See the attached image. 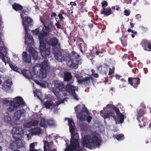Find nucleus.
<instances>
[{
    "label": "nucleus",
    "mask_w": 151,
    "mask_h": 151,
    "mask_svg": "<svg viewBox=\"0 0 151 151\" xmlns=\"http://www.w3.org/2000/svg\"><path fill=\"white\" fill-rule=\"evenodd\" d=\"M51 32V29L46 26V25H44L40 33L38 36L40 42L39 49L44 61L41 64H39L38 65L40 68V69H39L40 70L39 76L43 78L46 77L47 69H49L50 68L47 58L50 57V48H46V40L44 38Z\"/></svg>",
    "instance_id": "nucleus-1"
},
{
    "label": "nucleus",
    "mask_w": 151,
    "mask_h": 151,
    "mask_svg": "<svg viewBox=\"0 0 151 151\" xmlns=\"http://www.w3.org/2000/svg\"><path fill=\"white\" fill-rule=\"evenodd\" d=\"M99 134L94 132L85 135L81 139L82 145L90 149L99 146L101 142Z\"/></svg>",
    "instance_id": "nucleus-2"
},
{
    "label": "nucleus",
    "mask_w": 151,
    "mask_h": 151,
    "mask_svg": "<svg viewBox=\"0 0 151 151\" xmlns=\"http://www.w3.org/2000/svg\"><path fill=\"white\" fill-rule=\"evenodd\" d=\"M13 137L15 140L10 144V147L11 149L15 150L24 146L22 141L20 139L24 134V131L22 128L16 127L13 128L12 130Z\"/></svg>",
    "instance_id": "nucleus-3"
},
{
    "label": "nucleus",
    "mask_w": 151,
    "mask_h": 151,
    "mask_svg": "<svg viewBox=\"0 0 151 151\" xmlns=\"http://www.w3.org/2000/svg\"><path fill=\"white\" fill-rule=\"evenodd\" d=\"M79 55L74 51L66 55L67 60L68 61V65L73 69L77 68L79 62Z\"/></svg>",
    "instance_id": "nucleus-4"
},
{
    "label": "nucleus",
    "mask_w": 151,
    "mask_h": 151,
    "mask_svg": "<svg viewBox=\"0 0 151 151\" xmlns=\"http://www.w3.org/2000/svg\"><path fill=\"white\" fill-rule=\"evenodd\" d=\"M71 138L70 145L67 147L64 151H82L80 146L78 138Z\"/></svg>",
    "instance_id": "nucleus-5"
},
{
    "label": "nucleus",
    "mask_w": 151,
    "mask_h": 151,
    "mask_svg": "<svg viewBox=\"0 0 151 151\" xmlns=\"http://www.w3.org/2000/svg\"><path fill=\"white\" fill-rule=\"evenodd\" d=\"M20 16L22 19V25L24 27L25 32L27 34L29 26L30 27L33 25V20L31 17L28 16L25 17L24 18L22 14H20Z\"/></svg>",
    "instance_id": "nucleus-6"
},
{
    "label": "nucleus",
    "mask_w": 151,
    "mask_h": 151,
    "mask_svg": "<svg viewBox=\"0 0 151 151\" xmlns=\"http://www.w3.org/2000/svg\"><path fill=\"white\" fill-rule=\"evenodd\" d=\"M68 120V124L69 127L70 132L71 134V138H79L78 134L77 132H75V127L74 121L72 119L66 118L65 119Z\"/></svg>",
    "instance_id": "nucleus-7"
},
{
    "label": "nucleus",
    "mask_w": 151,
    "mask_h": 151,
    "mask_svg": "<svg viewBox=\"0 0 151 151\" xmlns=\"http://www.w3.org/2000/svg\"><path fill=\"white\" fill-rule=\"evenodd\" d=\"M53 52L55 59L58 61L63 62L64 61L67 60L66 56L65 57L64 54L57 48H54L53 49Z\"/></svg>",
    "instance_id": "nucleus-8"
},
{
    "label": "nucleus",
    "mask_w": 151,
    "mask_h": 151,
    "mask_svg": "<svg viewBox=\"0 0 151 151\" xmlns=\"http://www.w3.org/2000/svg\"><path fill=\"white\" fill-rule=\"evenodd\" d=\"M104 109L103 110H101L100 111L101 116L104 119L109 118L110 119V117H112L115 122L117 121L116 116H115V114L114 112L109 110L104 111Z\"/></svg>",
    "instance_id": "nucleus-9"
},
{
    "label": "nucleus",
    "mask_w": 151,
    "mask_h": 151,
    "mask_svg": "<svg viewBox=\"0 0 151 151\" xmlns=\"http://www.w3.org/2000/svg\"><path fill=\"white\" fill-rule=\"evenodd\" d=\"M55 89L53 91V92L57 96L59 94V93L62 91V89L64 87V85L63 82H60L58 81L55 82Z\"/></svg>",
    "instance_id": "nucleus-10"
},
{
    "label": "nucleus",
    "mask_w": 151,
    "mask_h": 151,
    "mask_svg": "<svg viewBox=\"0 0 151 151\" xmlns=\"http://www.w3.org/2000/svg\"><path fill=\"white\" fill-rule=\"evenodd\" d=\"M113 109L115 111L117 115L116 117V116L117 121H116V124H119L120 123H123L124 119V115L120 113L119 109L116 107L115 105L113 106Z\"/></svg>",
    "instance_id": "nucleus-11"
},
{
    "label": "nucleus",
    "mask_w": 151,
    "mask_h": 151,
    "mask_svg": "<svg viewBox=\"0 0 151 151\" xmlns=\"http://www.w3.org/2000/svg\"><path fill=\"white\" fill-rule=\"evenodd\" d=\"M128 83L134 88H137L140 83V79L138 77L132 78L129 77L128 78Z\"/></svg>",
    "instance_id": "nucleus-12"
},
{
    "label": "nucleus",
    "mask_w": 151,
    "mask_h": 151,
    "mask_svg": "<svg viewBox=\"0 0 151 151\" xmlns=\"http://www.w3.org/2000/svg\"><path fill=\"white\" fill-rule=\"evenodd\" d=\"M59 40L55 37L50 38L49 40L46 41V44L47 43L50 46L53 47H56L58 45Z\"/></svg>",
    "instance_id": "nucleus-13"
},
{
    "label": "nucleus",
    "mask_w": 151,
    "mask_h": 151,
    "mask_svg": "<svg viewBox=\"0 0 151 151\" xmlns=\"http://www.w3.org/2000/svg\"><path fill=\"white\" fill-rule=\"evenodd\" d=\"M141 44L142 46L144 47L145 50L148 51H151V40L149 41L147 39L143 40Z\"/></svg>",
    "instance_id": "nucleus-14"
},
{
    "label": "nucleus",
    "mask_w": 151,
    "mask_h": 151,
    "mask_svg": "<svg viewBox=\"0 0 151 151\" xmlns=\"http://www.w3.org/2000/svg\"><path fill=\"white\" fill-rule=\"evenodd\" d=\"M14 104L15 105L19 108L20 105H24L25 104L22 98L18 96L14 99Z\"/></svg>",
    "instance_id": "nucleus-15"
},
{
    "label": "nucleus",
    "mask_w": 151,
    "mask_h": 151,
    "mask_svg": "<svg viewBox=\"0 0 151 151\" xmlns=\"http://www.w3.org/2000/svg\"><path fill=\"white\" fill-rule=\"evenodd\" d=\"M88 112L87 110H82L77 115L78 118H79L81 121H84L86 119V116L88 115Z\"/></svg>",
    "instance_id": "nucleus-16"
},
{
    "label": "nucleus",
    "mask_w": 151,
    "mask_h": 151,
    "mask_svg": "<svg viewBox=\"0 0 151 151\" xmlns=\"http://www.w3.org/2000/svg\"><path fill=\"white\" fill-rule=\"evenodd\" d=\"M22 59L25 62L30 63H31V57L30 55H28L26 52H24L22 54Z\"/></svg>",
    "instance_id": "nucleus-17"
},
{
    "label": "nucleus",
    "mask_w": 151,
    "mask_h": 151,
    "mask_svg": "<svg viewBox=\"0 0 151 151\" xmlns=\"http://www.w3.org/2000/svg\"><path fill=\"white\" fill-rule=\"evenodd\" d=\"M29 52L32 55V59L34 60L37 59V52L33 47H29Z\"/></svg>",
    "instance_id": "nucleus-18"
},
{
    "label": "nucleus",
    "mask_w": 151,
    "mask_h": 151,
    "mask_svg": "<svg viewBox=\"0 0 151 151\" xmlns=\"http://www.w3.org/2000/svg\"><path fill=\"white\" fill-rule=\"evenodd\" d=\"M22 72L23 75L25 78L28 79H32L33 76L31 72L30 71L24 69L22 71Z\"/></svg>",
    "instance_id": "nucleus-19"
},
{
    "label": "nucleus",
    "mask_w": 151,
    "mask_h": 151,
    "mask_svg": "<svg viewBox=\"0 0 151 151\" xmlns=\"http://www.w3.org/2000/svg\"><path fill=\"white\" fill-rule=\"evenodd\" d=\"M65 91L71 94L75 91L74 87L72 85L70 84H68L65 87Z\"/></svg>",
    "instance_id": "nucleus-20"
},
{
    "label": "nucleus",
    "mask_w": 151,
    "mask_h": 151,
    "mask_svg": "<svg viewBox=\"0 0 151 151\" xmlns=\"http://www.w3.org/2000/svg\"><path fill=\"white\" fill-rule=\"evenodd\" d=\"M18 108L15 105L14 101H10L9 103V107L8 108V111L9 112L14 111L15 109Z\"/></svg>",
    "instance_id": "nucleus-21"
},
{
    "label": "nucleus",
    "mask_w": 151,
    "mask_h": 151,
    "mask_svg": "<svg viewBox=\"0 0 151 151\" xmlns=\"http://www.w3.org/2000/svg\"><path fill=\"white\" fill-rule=\"evenodd\" d=\"M112 11L111 8L109 7L106 8H104L101 13V14H104L106 16H108L111 14Z\"/></svg>",
    "instance_id": "nucleus-22"
},
{
    "label": "nucleus",
    "mask_w": 151,
    "mask_h": 151,
    "mask_svg": "<svg viewBox=\"0 0 151 151\" xmlns=\"http://www.w3.org/2000/svg\"><path fill=\"white\" fill-rule=\"evenodd\" d=\"M72 76L70 72H66L64 74V80L69 82L72 79Z\"/></svg>",
    "instance_id": "nucleus-23"
},
{
    "label": "nucleus",
    "mask_w": 151,
    "mask_h": 151,
    "mask_svg": "<svg viewBox=\"0 0 151 151\" xmlns=\"http://www.w3.org/2000/svg\"><path fill=\"white\" fill-rule=\"evenodd\" d=\"M77 81L79 84H83L84 82H86V84H89L90 82V80L89 77L87 76L83 78V79L78 80Z\"/></svg>",
    "instance_id": "nucleus-24"
},
{
    "label": "nucleus",
    "mask_w": 151,
    "mask_h": 151,
    "mask_svg": "<svg viewBox=\"0 0 151 151\" xmlns=\"http://www.w3.org/2000/svg\"><path fill=\"white\" fill-rule=\"evenodd\" d=\"M13 9L16 11H21L23 9V6L21 5L14 3L12 5Z\"/></svg>",
    "instance_id": "nucleus-25"
},
{
    "label": "nucleus",
    "mask_w": 151,
    "mask_h": 151,
    "mask_svg": "<svg viewBox=\"0 0 151 151\" xmlns=\"http://www.w3.org/2000/svg\"><path fill=\"white\" fill-rule=\"evenodd\" d=\"M22 114L23 113L21 109L17 110L14 114V119L17 120H18L21 117Z\"/></svg>",
    "instance_id": "nucleus-26"
},
{
    "label": "nucleus",
    "mask_w": 151,
    "mask_h": 151,
    "mask_svg": "<svg viewBox=\"0 0 151 151\" xmlns=\"http://www.w3.org/2000/svg\"><path fill=\"white\" fill-rule=\"evenodd\" d=\"M41 132V129L40 127H36L32 130V134H40Z\"/></svg>",
    "instance_id": "nucleus-27"
},
{
    "label": "nucleus",
    "mask_w": 151,
    "mask_h": 151,
    "mask_svg": "<svg viewBox=\"0 0 151 151\" xmlns=\"http://www.w3.org/2000/svg\"><path fill=\"white\" fill-rule=\"evenodd\" d=\"M26 34L25 33V44H27L28 46H29V45L32 46L33 45L34 43V40L33 39H31V40H27V38H26Z\"/></svg>",
    "instance_id": "nucleus-28"
},
{
    "label": "nucleus",
    "mask_w": 151,
    "mask_h": 151,
    "mask_svg": "<svg viewBox=\"0 0 151 151\" xmlns=\"http://www.w3.org/2000/svg\"><path fill=\"white\" fill-rule=\"evenodd\" d=\"M79 47L81 51L83 53V49L86 50L87 49V45L86 43L84 42L83 41L79 44Z\"/></svg>",
    "instance_id": "nucleus-29"
},
{
    "label": "nucleus",
    "mask_w": 151,
    "mask_h": 151,
    "mask_svg": "<svg viewBox=\"0 0 151 151\" xmlns=\"http://www.w3.org/2000/svg\"><path fill=\"white\" fill-rule=\"evenodd\" d=\"M40 126L41 127H45L47 125V120L44 118H42L40 123Z\"/></svg>",
    "instance_id": "nucleus-30"
},
{
    "label": "nucleus",
    "mask_w": 151,
    "mask_h": 151,
    "mask_svg": "<svg viewBox=\"0 0 151 151\" xmlns=\"http://www.w3.org/2000/svg\"><path fill=\"white\" fill-rule=\"evenodd\" d=\"M46 26L48 27L49 28L54 29L55 30H56L55 26L54 25L53 22L52 21H49L47 22L46 23Z\"/></svg>",
    "instance_id": "nucleus-31"
},
{
    "label": "nucleus",
    "mask_w": 151,
    "mask_h": 151,
    "mask_svg": "<svg viewBox=\"0 0 151 151\" xmlns=\"http://www.w3.org/2000/svg\"><path fill=\"white\" fill-rule=\"evenodd\" d=\"M44 146V151H49V149L50 148V145L47 140L43 141Z\"/></svg>",
    "instance_id": "nucleus-32"
},
{
    "label": "nucleus",
    "mask_w": 151,
    "mask_h": 151,
    "mask_svg": "<svg viewBox=\"0 0 151 151\" xmlns=\"http://www.w3.org/2000/svg\"><path fill=\"white\" fill-rule=\"evenodd\" d=\"M63 14L66 15V12H64V10H61L59 14L58 15L60 19H62L64 18V17L63 16Z\"/></svg>",
    "instance_id": "nucleus-33"
},
{
    "label": "nucleus",
    "mask_w": 151,
    "mask_h": 151,
    "mask_svg": "<svg viewBox=\"0 0 151 151\" xmlns=\"http://www.w3.org/2000/svg\"><path fill=\"white\" fill-rule=\"evenodd\" d=\"M52 102L50 101H47L45 103V106L47 109H50V106L52 105Z\"/></svg>",
    "instance_id": "nucleus-34"
},
{
    "label": "nucleus",
    "mask_w": 151,
    "mask_h": 151,
    "mask_svg": "<svg viewBox=\"0 0 151 151\" xmlns=\"http://www.w3.org/2000/svg\"><path fill=\"white\" fill-rule=\"evenodd\" d=\"M80 127L82 130L86 131L87 129V125L83 123H82L80 124Z\"/></svg>",
    "instance_id": "nucleus-35"
},
{
    "label": "nucleus",
    "mask_w": 151,
    "mask_h": 151,
    "mask_svg": "<svg viewBox=\"0 0 151 151\" xmlns=\"http://www.w3.org/2000/svg\"><path fill=\"white\" fill-rule=\"evenodd\" d=\"M85 5V3L82 1L78 3V7L79 10H81L83 9Z\"/></svg>",
    "instance_id": "nucleus-36"
},
{
    "label": "nucleus",
    "mask_w": 151,
    "mask_h": 151,
    "mask_svg": "<svg viewBox=\"0 0 151 151\" xmlns=\"http://www.w3.org/2000/svg\"><path fill=\"white\" fill-rule=\"evenodd\" d=\"M143 112L141 110L139 111V113L137 116V119L139 123L140 122L139 119H140L141 117L143 116Z\"/></svg>",
    "instance_id": "nucleus-37"
},
{
    "label": "nucleus",
    "mask_w": 151,
    "mask_h": 151,
    "mask_svg": "<svg viewBox=\"0 0 151 151\" xmlns=\"http://www.w3.org/2000/svg\"><path fill=\"white\" fill-rule=\"evenodd\" d=\"M50 126H54L55 125V121L54 120H47V125Z\"/></svg>",
    "instance_id": "nucleus-38"
},
{
    "label": "nucleus",
    "mask_w": 151,
    "mask_h": 151,
    "mask_svg": "<svg viewBox=\"0 0 151 151\" xmlns=\"http://www.w3.org/2000/svg\"><path fill=\"white\" fill-rule=\"evenodd\" d=\"M124 137V135L122 134L116 135L115 136V138L118 140H119L122 139Z\"/></svg>",
    "instance_id": "nucleus-39"
},
{
    "label": "nucleus",
    "mask_w": 151,
    "mask_h": 151,
    "mask_svg": "<svg viewBox=\"0 0 151 151\" xmlns=\"http://www.w3.org/2000/svg\"><path fill=\"white\" fill-rule=\"evenodd\" d=\"M9 65L10 67L12 70L16 72L18 70V68L17 67L15 66L12 64H9Z\"/></svg>",
    "instance_id": "nucleus-40"
},
{
    "label": "nucleus",
    "mask_w": 151,
    "mask_h": 151,
    "mask_svg": "<svg viewBox=\"0 0 151 151\" xmlns=\"http://www.w3.org/2000/svg\"><path fill=\"white\" fill-rule=\"evenodd\" d=\"M11 119V118L9 116H5L4 117V120L6 123H9Z\"/></svg>",
    "instance_id": "nucleus-41"
},
{
    "label": "nucleus",
    "mask_w": 151,
    "mask_h": 151,
    "mask_svg": "<svg viewBox=\"0 0 151 151\" xmlns=\"http://www.w3.org/2000/svg\"><path fill=\"white\" fill-rule=\"evenodd\" d=\"M10 85H7L6 83H4L3 86V87L5 89H9L11 88V86L12 84V82H10Z\"/></svg>",
    "instance_id": "nucleus-42"
},
{
    "label": "nucleus",
    "mask_w": 151,
    "mask_h": 151,
    "mask_svg": "<svg viewBox=\"0 0 151 151\" xmlns=\"http://www.w3.org/2000/svg\"><path fill=\"white\" fill-rule=\"evenodd\" d=\"M32 32L33 34L35 35H37L39 33V30L38 28H37L34 30H33Z\"/></svg>",
    "instance_id": "nucleus-43"
},
{
    "label": "nucleus",
    "mask_w": 151,
    "mask_h": 151,
    "mask_svg": "<svg viewBox=\"0 0 151 151\" xmlns=\"http://www.w3.org/2000/svg\"><path fill=\"white\" fill-rule=\"evenodd\" d=\"M55 25L56 26L58 29H63V26H61V25L59 22H57L55 23Z\"/></svg>",
    "instance_id": "nucleus-44"
},
{
    "label": "nucleus",
    "mask_w": 151,
    "mask_h": 151,
    "mask_svg": "<svg viewBox=\"0 0 151 151\" xmlns=\"http://www.w3.org/2000/svg\"><path fill=\"white\" fill-rule=\"evenodd\" d=\"M120 39L121 40V41L122 45L124 46H126L127 45V40H124L122 38Z\"/></svg>",
    "instance_id": "nucleus-45"
},
{
    "label": "nucleus",
    "mask_w": 151,
    "mask_h": 151,
    "mask_svg": "<svg viewBox=\"0 0 151 151\" xmlns=\"http://www.w3.org/2000/svg\"><path fill=\"white\" fill-rule=\"evenodd\" d=\"M101 4L102 7L104 8L108 6V4L106 1H104L101 2Z\"/></svg>",
    "instance_id": "nucleus-46"
},
{
    "label": "nucleus",
    "mask_w": 151,
    "mask_h": 151,
    "mask_svg": "<svg viewBox=\"0 0 151 151\" xmlns=\"http://www.w3.org/2000/svg\"><path fill=\"white\" fill-rule=\"evenodd\" d=\"M72 96H73L74 98L76 100L78 101L79 100L77 96V94L76 93L75 91V92H73L71 94Z\"/></svg>",
    "instance_id": "nucleus-47"
},
{
    "label": "nucleus",
    "mask_w": 151,
    "mask_h": 151,
    "mask_svg": "<svg viewBox=\"0 0 151 151\" xmlns=\"http://www.w3.org/2000/svg\"><path fill=\"white\" fill-rule=\"evenodd\" d=\"M39 121L37 120H35L31 122L32 124L34 126H36L38 124Z\"/></svg>",
    "instance_id": "nucleus-48"
},
{
    "label": "nucleus",
    "mask_w": 151,
    "mask_h": 151,
    "mask_svg": "<svg viewBox=\"0 0 151 151\" xmlns=\"http://www.w3.org/2000/svg\"><path fill=\"white\" fill-rule=\"evenodd\" d=\"M6 55L3 56V55H0V58H2V60L5 63V65H6V60L5 59V57H6Z\"/></svg>",
    "instance_id": "nucleus-49"
},
{
    "label": "nucleus",
    "mask_w": 151,
    "mask_h": 151,
    "mask_svg": "<svg viewBox=\"0 0 151 151\" xmlns=\"http://www.w3.org/2000/svg\"><path fill=\"white\" fill-rule=\"evenodd\" d=\"M114 67L112 69L110 68L109 69V75L111 76L114 73Z\"/></svg>",
    "instance_id": "nucleus-50"
},
{
    "label": "nucleus",
    "mask_w": 151,
    "mask_h": 151,
    "mask_svg": "<svg viewBox=\"0 0 151 151\" xmlns=\"http://www.w3.org/2000/svg\"><path fill=\"white\" fill-rule=\"evenodd\" d=\"M129 55L127 54H125L122 57V59L124 60L126 59H129Z\"/></svg>",
    "instance_id": "nucleus-51"
},
{
    "label": "nucleus",
    "mask_w": 151,
    "mask_h": 151,
    "mask_svg": "<svg viewBox=\"0 0 151 151\" xmlns=\"http://www.w3.org/2000/svg\"><path fill=\"white\" fill-rule=\"evenodd\" d=\"M86 119L88 122H90L92 119V117L91 116H86Z\"/></svg>",
    "instance_id": "nucleus-52"
},
{
    "label": "nucleus",
    "mask_w": 151,
    "mask_h": 151,
    "mask_svg": "<svg viewBox=\"0 0 151 151\" xmlns=\"http://www.w3.org/2000/svg\"><path fill=\"white\" fill-rule=\"evenodd\" d=\"M124 14L125 16H128L130 15V12L128 10H125L124 11Z\"/></svg>",
    "instance_id": "nucleus-53"
},
{
    "label": "nucleus",
    "mask_w": 151,
    "mask_h": 151,
    "mask_svg": "<svg viewBox=\"0 0 151 151\" xmlns=\"http://www.w3.org/2000/svg\"><path fill=\"white\" fill-rule=\"evenodd\" d=\"M140 28L141 30L144 32H146L148 30V29L147 27H144L143 26H141L140 27Z\"/></svg>",
    "instance_id": "nucleus-54"
},
{
    "label": "nucleus",
    "mask_w": 151,
    "mask_h": 151,
    "mask_svg": "<svg viewBox=\"0 0 151 151\" xmlns=\"http://www.w3.org/2000/svg\"><path fill=\"white\" fill-rule=\"evenodd\" d=\"M114 105H112L111 104H108L106 106V107L108 109H112L113 108V106Z\"/></svg>",
    "instance_id": "nucleus-55"
},
{
    "label": "nucleus",
    "mask_w": 151,
    "mask_h": 151,
    "mask_svg": "<svg viewBox=\"0 0 151 151\" xmlns=\"http://www.w3.org/2000/svg\"><path fill=\"white\" fill-rule=\"evenodd\" d=\"M35 143L34 142L30 144V149H33L35 148Z\"/></svg>",
    "instance_id": "nucleus-56"
},
{
    "label": "nucleus",
    "mask_w": 151,
    "mask_h": 151,
    "mask_svg": "<svg viewBox=\"0 0 151 151\" xmlns=\"http://www.w3.org/2000/svg\"><path fill=\"white\" fill-rule=\"evenodd\" d=\"M26 38H27V40L33 39L32 37L30 35H28V33L27 34V35H26Z\"/></svg>",
    "instance_id": "nucleus-57"
},
{
    "label": "nucleus",
    "mask_w": 151,
    "mask_h": 151,
    "mask_svg": "<svg viewBox=\"0 0 151 151\" xmlns=\"http://www.w3.org/2000/svg\"><path fill=\"white\" fill-rule=\"evenodd\" d=\"M133 72L134 73H137L138 72V70L137 68H135L133 70Z\"/></svg>",
    "instance_id": "nucleus-58"
},
{
    "label": "nucleus",
    "mask_w": 151,
    "mask_h": 151,
    "mask_svg": "<svg viewBox=\"0 0 151 151\" xmlns=\"http://www.w3.org/2000/svg\"><path fill=\"white\" fill-rule=\"evenodd\" d=\"M70 4L72 6H77V4L75 2H70Z\"/></svg>",
    "instance_id": "nucleus-59"
},
{
    "label": "nucleus",
    "mask_w": 151,
    "mask_h": 151,
    "mask_svg": "<svg viewBox=\"0 0 151 151\" xmlns=\"http://www.w3.org/2000/svg\"><path fill=\"white\" fill-rule=\"evenodd\" d=\"M128 36L127 35H124V34H123L122 36V39L124 40H127L126 38Z\"/></svg>",
    "instance_id": "nucleus-60"
},
{
    "label": "nucleus",
    "mask_w": 151,
    "mask_h": 151,
    "mask_svg": "<svg viewBox=\"0 0 151 151\" xmlns=\"http://www.w3.org/2000/svg\"><path fill=\"white\" fill-rule=\"evenodd\" d=\"M9 100H4L3 101V103L6 105L8 104L9 103Z\"/></svg>",
    "instance_id": "nucleus-61"
},
{
    "label": "nucleus",
    "mask_w": 151,
    "mask_h": 151,
    "mask_svg": "<svg viewBox=\"0 0 151 151\" xmlns=\"http://www.w3.org/2000/svg\"><path fill=\"white\" fill-rule=\"evenodd\" d=\"M92 75L94 76V77H95V78H98L99 77V75L98 74V73H92Z\"/></svg>",
    "instance_id": "nucleus-62"
},
{
    "label": "nucleus",
    "mask_w": 151,
    "mask_h": 151,
    "mask_svg": "<svg viewBox=\"0 0 151 151\" xmlns=\"http://www.w3.org/2000/svg\"><path fill=\"white\" fill-rule=\"evenodd\" d=\"M80 106H81L80 105H78L74 108V109H75V111H76L77 110H78Z\"/></svg>",
    "instance_id": "nucleus-63"
},
{
    "label": "nucleus",
    "mask_w": 151,
    "mask_h": 151,
    "mask_svg": "<svg viewBox=\"0 0 151 151\" xmlns=\"http://www.w3.org/2000/svg\"><path fill=\"white\" fill-rule=\"evenodd\" d=\"M22 11L21 12V14H22V15L23 14H25L26 12H27V11L25 9H24L22 10Z\"/></svg>",
    "instance_id": "nucleus-64"
}]
</instances>
